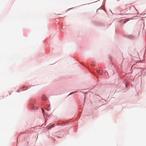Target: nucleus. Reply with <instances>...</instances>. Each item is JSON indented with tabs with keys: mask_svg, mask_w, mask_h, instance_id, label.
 I'll return each mask as SVG.
<instances>
[{
	"mask_svg": "<svg viewBox=\"0 0 146 146\" xmlns=\"http://www.w3.org/2000/svg\"><path fill=\"white\" fill-rule=\"evenodd\" d=\"M77 92V91H75V92H72L71 93H70V94H69V95H71L72 94H74L76 92Z\"/></svg>",
	"mask_w": 146,
	"mask_h": 146,
	"instance_id": "4",
	"label": "nucleus"
},
{
	"mask_svg": "<svg viewBox=\"0 0 146 146\" xmlns=\"http://www.w3.org/2000/svg\"><path fill=\"white\" fill-rule=\"evenodd\" d=\"M42 99L44 101H46L47 100V98L45 96H43L42 97Z\"/></svg>",
	"mask_w": 146,
	"mask_h": 146,
	"instance_id": "1",
	"label": "nucleus"
},
{
	"mask_svg": "<svg viewBox=\"0 0 146 146\" xmlns=\"http://www.w3.org/2000/svg\"><path fill=\"white\" fill-rule=\"evenodd\" d=\"M42 111L43 113H43V111H44V110L42 109Z\"/></svg>",
	"mask_w": 146,
	"mask_h": 146,
	"instance_id": "6",
	"label": "nucleus"
},
{
	"mask_svg": "<svg viewBox=\"0 0 146 146\" xmlns=\"http://www.w3.org/2000/svg\"><path fill=\"white\" fill-rule=\"evenodd\" d=\"M100 70H99V71H98V70H97V72L98 73H99L100 74H101V73L100 74Z\"/></svg>",
	"mask_w": 146,
	"mask_h": 146,
	"instance_id": "5",
	"label": "nucleus"
},
{
	"mask_svg": "<svg viewBox=\"0 0 146 146\" xmlns=\"http://www.w3.org/2000/svg\"><path fill=\"white\" fill-rule=\"evenodd\" d=\"M52 127H51V126H50L49 127V128H51Z\"/></svg>",
	"mask_w": 146,
	"mask_h": 146,
	"instance_id": "7",
	"label": "nucleus"
},
{
	"mask_svg": "<svg viewBox=\"0 0 146 146\" xmlns=\"http://www.w3.org/2000/svg\"><path fill=\"white\" fill-rule=\"evenodd\" d=\"M129 19H126L124 21V23H126L127 21H129Z\"/></svg>",
	"mask_w": 146,
	"mask_h": 146,
	"instance_id": "2",
	"label": "nucleus"
},
{
	"mask_svg": "<svg viewBox=\"0 0 146 146\" xmlns=\"http://www.w3.org/2000/svg\"><path fill=\"white\" fill-rule=\"evenodd\" d=\"M91 65L92 66H94L95 65V62L94 61L92 62Z\"/></svg>",
	"mask_w": 146,
	"mask_h": 146,
	"instance_id": "3",
	"label": "nucleus"
}]
</instances>
